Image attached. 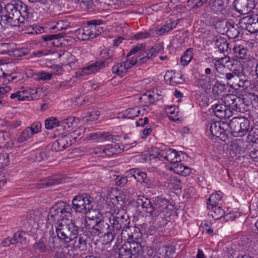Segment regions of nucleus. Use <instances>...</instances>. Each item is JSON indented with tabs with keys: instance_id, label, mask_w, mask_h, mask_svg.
Segmentation results:
<instances>
[{
	"instance_id": "1",
	"label": "nucleus",
	"mask_w": 258,
	"mask_h": 258,
	"mask_svg": "<svg viewBox=\"0 0 258 258\" xmlns=\"http://www.w3.org/2000/svg\"><path fill=\"white\" fill-rule=\"evenodd\" d=\"M71 206L64 202H58L49 210L47 219L48 222L57 221L54 225L55 232L59 241L68 244L77 238L78 233L82 230L74 221L69 220L72 217Z\"/></svg>"
},
{
	"instance_id": "2",
	"label": "nucleus",
	"mask_w": 258,
	"mask_h": 258,
	"mask_svg": "<svg viewBox=\"0 0 258 258\" xmlns=\"http://www.w3.org/2000/svg\"><path fill=\"white\" fill-rule=\"evenodd\" d=\"M156 159L163 161L166 160L171 163H176L178 160L181 161L178 152L172 149H165L161 150L158 148H153L148 156L146 158V160L149 161L151 163Z\"/></svg>"
},
{
	"instance_id": "3",
	"label": "nucleus",
	"mask_w": 258,
	"mask_h": 258,
	"mask_svg": "<svg viewBox=\"0 0 258 258\" xmlns=\"http://www.w3.org/2000/svg\"><path fill=\"white\" fill-rule=\"evenodd\" d=\"M1 12L3 16V22L10 26H19L22 22L20 19L21 13L15 4L8 3L4 9L1 8Z\"/></svg>"
},
{
	"instance_id": "4",
	"label": "nucleus",
	"mask_w": 258,
	"mask_h": 258,
	"mask_svg": "<svg viewBox=\"0 0 258 258\" xmlns=\"http://www.w3.org/2000/svg\"><path fill=\"white\" fill-rule=\"evenodd\" d=\"M219 103H223L230 110L243 112L249 105V102L245 97H238L233 94H227L219 99Z\"/></svg>"
},
{
	"instance_id": "5",
	"label": "nucleus",
	"mask_w": 258,
	"mask_h": 258,
	"mask_svg": "<svg viewBox=\"0 0 258 258\" xmlns=\"http://www.w3.org/2000/svg\"><path fill=\"white\" fill-rule=\"evenodd\" d=\"M93 221V219L89 217H86L85 219L86 228L88 229V232L93 236H101L108 230L109 228H110L109 224L110 220H109L108 218L107 217V212L105 213L102 219L98 221L96 220L95 222V224L91 226V224L88 223V222Z\"/></svg>"
},
{
	"instance_id": "6",
	"label": "nucleus",
	"mask_w": 258,
	"mask_h": 258,
	"mask_svg": "<svg viewBox=\"0 0 258 258\" xmlns=\"http://www.w3.org/2000/svg\"><path fill=\"white\" fill-rule=\"evenodd\" d=\"M107 217L110 220V228L114 229L116 232L120 231L130 223L128 217L125 215L123 210L118 211L117 213L115 211L113 213L107 212Z\"/></svg>"
},
{
	"instance_id": "7",
	"label": "nucleus",
	"mask_w": 258,
	"mask_h": 258,
	"mask_svg": "<svg viewBox=\"0 0 258 258\" xmlns=\"http://www.w3.org/2000/svg\"><path fill=\"white\" fill-rule=\"evenodd\" d=\"M92 198L87 195L76 196L72 201V208L77 212L87 214L90 212L93 207Z\"/></svg>"
},
{
	"instance_id": "8",
	"label": "nucleus",
	"mask_w": 258,
	"mask_h": 258,
	"mask_svg": "<svg viewBox=\"0 0 258 258\" xmlns=\"http://www.w3.org/2000/svg\"><path fill=\"white\" fill-rule=\"evenodd\" d=\"M228 0H209V7L211 11L217 15H221L224 17L232 15L230 7L228 6Z\"/></svg>"
},
{
	"instance_id": "9",
	"label": "nucleus",
	"mask_w": 258,
	"mask_h": 258,
	"mask_svg": "<svg viewBox=\"0 0 258 258\" xmlns=\"http://www.w3.org/2000/svg\"><path fill=\"white\" fill-rule=\"evenodd\" d=\"M233 6L239 13L242 15L247 14L254 9V0H235Z\"/></svg>"
},
{
	"instance_id": "10",
	"label": "nucleus",
	"mask_w": 258,
	"mask_h": 258,
	"mask_svg": "<svg viewBox=\"0 0 258 258\" xmlns=\"http://www.w3.org/2000/svg\"><path fill=\"white\" fill-rule=\"evenodd\" d=\"M94 29L95 28L93 26H91V22L89 21L83 28L76 30L75 35L78 39L82 40L93 39L95 38L94 33H93Z\"/></svg>"
},
{
	"instance_id": "11",
	"label": "nucleus",
	"mask_w": 258,
	"mask_h": 258,
	"mask_svg": "<svg viewBox=\"0 0 258 258\" xmlns=\"http://www.w3.org/2000/svg\"><path fill=\"white\" fill-rule=\"evenodd\" d=\"M211 109L215 115L219 118H229L231 116V110L226 108L223 103H219V99L212 106Z\"/></svg>"
},
{
	"instance_id": "12",
	"label": "nucleus",
	"mask_w": 258,
	"mask_h": 258,
	"mask_svg": "<svg viewBox=\"0 0 258 258\" xmlns=\"http://www.w3.org/2000/svg\"><path fill=\"white\" fill-rule=\"evenodd\" d=\"M248 32L254 34L258 32V14L247 16L243 19Z\"/></svg>"
},
{
	"instance_id": "13",
	"label": "nucleus",
	"mask_w": 258,
	"mask_h": 258,
	"mask_svg": "<svg viewBox=\"0 0 258 258\" xmlns=\"http://www.w3.org/2000/svg\"><path fill=\"white\" fill-rule=\"evenodd\" d=\"M168 206L169 204L167 200L159 197H156L153 201L154 217L164 212L167 209Z\"/></svg>"
},
{
	"instance_id": "14",
	"label": "nucleus",
	"mask_w": 258,
	"mask_h": 258,
	"mask_svg": "<svg viewBox=\"0 0 258 258\" xmlns=\"http://www.w3.org/2000/svg\"><path fill=\"white\" fill-rule=\"evenodd\" d=\"M228 125L224 122L216 121L210 123V131L213 136L219 138L225 134V127Z\"/></svg>"
},
{
	"instance_id": "15",
	"label": "nucleus",
	"mask_w": 258,
	"mask_h": 258,
	"mask_svg": "<svg viewBox=\"0 0 258 258\" xmlns=\"http://www.w3.org/2000/svg\"><path fill=\"white\" fill-rule=\"evenodd\" d=\"M138 206H141L143 211L152 217H154L153 203H152L150 199L144 197L138 198L137 200Z\"/></svg>"
},
{
	"instance_id": "16",
	"label": "nucleus",
	"mask_w": 258,
	"mask_h": 258,
	"mask_svg": "<svg viewBox=\"0 0 258 258\" xmlns=\"http://www.w3.org/2000/svg\"><path fill=\"white\" fill-rule=\"evenodd\" d=\"M161 50H162L161 46H156L151 48L149 50L138 56L139 64L141 65L147 62L148 60L155 56L156 53Z\"/></svg>"
},
{
	"instance_id": "17",
	"label": "nucleus",
	"mask_w": 258,
	"mask_h": 258,
	"mask_svg": "<svg viewBox=\"0 0 258 258\" xmlns=\"http://www.w3.org/2000/svg\"><path fill=\"white\" fill-rule=\"evenodd\" d=\"M169 168L175 173L183 176L189 175L191 172V169L188 167L183 165L179 160L176 163H171Z\"/></svg>"
},
{
	"instance_id": "18",
	"label": "nucleus",
	"mask_w": 258,
	"mask_h": 258,
	"mask_svg": "<svg viewBox=\"0 0 258 258\" xmlns=\"http://www.w3.org/2000/svg\"><path fill=\"white\" fill-rule=\"evenodd\" d=\"M71 145V141L69 142L65 135L60 137L52 144L51 149L55 152H58L64 150Z\"/></svg>"
},
{
	"instance_id": "19",
	"label": "nucleus",
	"mask_w": 258,
	"mask_h": 258,
	"mask_svg": "<svg viewBox=\"0 0 258 258\" xmlns=\"http://www.w3.org/2000/svg\"><path fill=\"white\" fill-rule=\"evenodd\" d=\"M105 67V62L100 61L91 63L81 69V74L88 75L99 71L101 69Z\"/></svg>"
},
{
	"instance_id": "20",
	"label": "nucleus",
	"mask_w": 258,
	"mask_h": 258,
	"mask_svg": "<svg viewBox=\"0 0 258 258\" xmlns=\"http://www.w3.org/2000/svg\"><path fill=\"white\" fill-rule=\"evenodd\" d=\"M215 45L218 48L219 50L224 54L228 55L231 49V44L222 38H217L214 40Z\"/></svg>"
},
{
	"instance_id": "21",
	"label": "nucleus",
	"mask_w": 258,
	"mask_h": 258,
	"mask_svg": "<svg viewBox=\"0 0 258 258\" xmlns=\"http://www.w3.org/2000/svg\"><path fill=\"white\" fill-rule=\"evenodd\" d=\"M62 182L61 179L58 178L57 176L52 177H47L44 179L40 180L37 183L38 188H43L45 186H49Z\"/></svg>"
},
{
	"instance_id": "22",
	"label": "nucleus",
	"mask_w": 258,
	"mask_h": 258,
	"mask_svg": "<svg viewBox=\"0 0 258 258\" xmlns=\"http://www.w3.org/2000/svg\"><path fill=\"white\" fill-rule=\"evenodd\" d=\"M87 138L90 140H100L101 141L105 140L111 141L112 142H114V139L112 135L107 132H96L94 133L90 134Z\"/></svg>"
},
{
	"instance_id": "23",
	"label": "nucleus",
	"mask_w": 258,
	"mask_h": 258,
	"mask_svg": "<svg viewBox=\"0 0 258 258\" xmlns=\"http://www.w3.org/2000/svg\"><path fill=\"white\" fill-rule=\"evenodd\" d=\"M130 67L128 63H126L125 61H123L121 63L115 64L112 67V71L113 74L122 77L126 75Z\"/></svg>"
},
{
	"instance_id": "24",
	"label": "nucleus",
	"mask_w": 258,
	"mask_h": 258,
	"mask_svg": "<svg viewBox=\"0 0 258 258\" xmlns=\"http://www.w3.org/2000/svg\"><path fill=\"white\" fill-rule=\"evenodd\" d=\"M214 22V27L217 31L221 34H224L228 31L229 26L231 23L225 20H221L219 18L216 17Z\"/></svg>"
},
{
	"instance_id": "25",
	"label": "nucleus",
	"mask_w": 258,
	"mask_h": 258,
	"mask_svg": "<svg viewBox=\"0 0 258 258\" xmlns=\"http://www.w3.org/2000/svg\"><path fill=\"white\" fill-rule=\"evenodd\" d=\"M160 253L164 258H175V248L173 245H165L159 248Z\"/></svg>"
},
{
	"instance_id": "26",
	"label": "nucleus",
	"mask_w": 258,
	"mask_h": 258,
	"mask_svg": "<svg viewBox=\"0 0 258 258\" xmlns=\"http://www.w3.org/2000/svg\"><path fill=\"white\" fill-rule=\"evenodd\" d=\"M122 149L119 144L116 143L106 145L102 150V153L108 156L120 153Z\"/></svg>"
},
{
	"instance_id": "27",
	"label": "nucleus",
	"mask_w": 258,
	"mask_h": 258,
	"mask_svg": "<svg viewBox=\"0 0 258 258\" xmlns=\"http://www.w3.org/2000/svg\"><path fill=\"white\" fill-rule=\"evenodd\" d=\"M223 194L219 191L211 195L207 202V208H213L214 206H218L221 202Z\"/></svg>"
},
{
	"instance_id": "28",
	"label": "nucleus",
	"mask_w": 258,
	"mask_h": 258,
	"mask_svg": "<svg viewBox=\"0 0 258 258\" xmlns=\"http://www.w3.org/2000/svg\"><path fill=\"white\" fill-rule=\"evenodd\" d=\"M241 117H233L230 121L228 126L230 127V132L234 137H238V134L240 131Z\"/></svg>"
},
{
	"instance_id": "29",
	"label": "nucleus",
	"mask_w": 258,
	"mask_h": 258,
	"mask_svg": "<svg viewBox=\"0 0 258 258\" xmlns=\"http://www.w3.org/2000/svg\"><path fill=\"white\" fill-rule=\"evenodd\" d=\"M139 230V229H136L135 227H130L127 225L122 229V231L120 233L121 238V239L124 238V240L137 239V237H135L133 231L138 232Z\"/></svg>"
},
{
	"instance_id": "30",
	"label": "nucleus",
	"mask_w": 258,
	"mask_h": 258,
	"mask_svg": "<svg viewBox=\"0 0 258 258\" xmlns=\"http://www.w3.org/2000/svg\"><path fill=\"white\" fill-rule=\"evenodd\" d=\"M234 56L237 58L243 59L247 57L248 50L242 45H238L233 48Z\"/></svg>"
},
{
	"instance_id": "31",
	"label": "nucleus",
	"mask_w": 258,
	"mask_h": 258,
	"mask_svg": "<svg viewBox=\"0 0 258 258\" xmlns=\"http://www.w3.org/2000/svg\"><path fill=\"white\" fill-rule=\"evenodd\" d=\"M84 133V129L82 128H78L74 131L73 132L70 133L69 134L66 135V137L69 142L71 141V145L75 143L78 140L81 139Z\"/></svg>"
},
{
	"instance_id": "32",
	"label": "nucleus",
	"mask_w": 258,
	"mask_h": 258,
	"mask_svg": "<svg viewBox=\"0 0 258 258\" xmlns=\"http://www.w3.org/2000/svg\"><path fill=\"white\" fill-rule=\"evenodd\" d=\"M76 119V117L74 116L61 119L59 120V127H62L63 130H66L73 127L77 124Z\"/></svg>"
},
{
	"instance_id": "33",
	"label": "nucleus",
	"mask_w": 258,
	"mask_h": 258,
	"mask_svg": "<svg viewBox=\"0 0 258 258\" xmlns=\"http://www.w3.org/2000/svg\"><path fill=\"white\" fill-rule=\"evenodd\" d=\"M118 258H134L132 257L129 248V241L125 242L119 248L118 252Z\"/></svg>"
},
{
	"instance_id": "34",
	"label": "nucleus",
	"mask_w": 258,
	"mask_h": 258,
	"mask_svg": "<svg viewBox=\"0 0 258 258\" xmlns=\"http://www.w3.org/2000/svg\"><path fill=\"white\" fill-rule=\"evenodd\" d=\"M87 235L85 233L79 234L77 238L74 239L75 244L76 246L81 250H83L86 248Z\"/></svg>"
},
{
	"instance_id": "35",
	"label": "nucleus",
	"mask_w": 258,
	"mask_h": 258,
	"mask_svg": "<svg viewBox=\"0 0 258 258\" xmlns=\"http://www.w3.org/2000/svg\"><path fill=\"white\" fill-rule=\"evenodd\" d=\"M129 248L132 257H134V258H137L142 251L143 249V247L141 244L135 241H129Z\"/></svg>"
},
{
	"instance_id": "36",
	"label": "nucleus",
	"mask_w": 258,
	"mask_h": 258,
	"mask_svg": "<svg viewBox=\"0 0 258 258\" xmlns=\"http://www.w3.org/2000/svg\"><path fill=\"white\" fill-rule=\"evenodd\" d=\"M240 131L238 134V137H242L248 132L249 128V121L244 117H241Z\"/></svg>"
},
{
	"instance_id": "37",
	"label": "nucleus",
	"mask_w": 258,
	"mask_h": 258,
	"mask_svg": "<svg viewBox=\"0 0 258 258\" xmlns=\"http://www.w3.org/2000/svg\"><path fill=\"white\" fill-rule=\"evenodd\" d=\"M27 234L23 231H18L16 232L13 237V242L15 244L20 243L23 244L26 241V235Z\"/></svg>"
},
{
	"instance_id": "38",
	"label": "nucleus",
	"mask_w": 258,
	"mask_h": 258,
	"mask_svg": "<svg viewBox=\"0 0 258 258\" xmlns=\"http://www.w3.org/2000/svg\"><path fill=\"white\" fill-rule=\"evenodd\" d=\"M178 22L179 20H176L165 25L163 27L158 29L157 33L159 35H162L165 33L169 32L176 27Z\"/></svg>"
},
{
	"instance_id": "39",
	"label": "nucleus",
	"mask_w": 258,
	"mask_h": 258,
	"mask_svg": "<svg viewBox=\"0 0 258 258\" xmlns=\"http://www.w3.org/2000/svg\"><path fill=\"white\" fill-rule=\"evenodd\" d=\"M208 209L210 211V214L212 217L215 220L220 219L225 214L224 210L219 205L214 206L213 208Z\"/></svg>"
},
{
	"instance_id": "40",
	"label": "nucleus",
	"mask_w": 258,
	"mask_h": 258,
	"mask_svg": "<svg viewBox=\"0 0 258 258\" xmlns=\"http://www.w3.org/2000/svg\"><path fill=\"white\" fill-rule=\"evenodd\" d=\"M46 243V240L42 238L34 244L33 247L40 252H46L48 250Z\"/></svg>"
},
{
	"instance_id": "41",
	"label": "nucleus",
	"mask_w": 258,
	"mask_h": 258,
	"mask_svg": "<svg viewBox=\"0 0 258 258\" xmlns=\"http://www.w3.org/2000/svg\"><path fill=\"white\" fill-rule=\"evenodd\" d=\"M45 126L47 130H52L56 126L59 127V120L55 117H49L45 120Z\"/></svg>"
},
{
	"instance_id": "42",
	"label": "nucleus",
	"mask_w": 258,
	"mask_h": 258,
	"mask_svg": "<svg viewBox=\"0 0 258 258\" xmlns=\"http://www.w3.org/2000/svg\"><path fill=\"white\" fill-rule=\"evenodd\" d=\"M139 99L142 101L145 106L153 103L155 101L154 97L151 94L150 92H146L142 94Z\"/></svg>"
},
{
	"instance_id": "43",
	"label": "nucleus",
	"mask_w": 258,
	"mask_h": 258,
	"mask_svg": "<svg viewBox=\"0 0 258 258\" xmlns=\"http://www.w3.org/2000/svg\"><path fill=\"white\" fill-rule=\"evenodd\" d=\"M225 78L227 80L228 85L231 88H233V85L234 82L237 81L238 79L237 73L235 72L226 73Z\"/></svg>"
},
{
	"instance_id": "44",
	"label": "nucleus",
	"mask_w": 258,
	"mask_h": 258,
	"mask_svg": "<svg viewBox=\"0 0 258 258\" xmlns=\"http://www.w3.org/2000/svg\"><path fill=\"white\" fill-rule=\"evenodd\" d=\"M104 234L103 240L106 243L111 242L114 238L115 235L117 234L114 229L109 228Z\"/></svg>"
},
{
	"instance_id": "45",
	"label": "nucleus",
	"mask_w": 258,
	"mask_h": 258,
	"mask_svg": "<svg viewBox=\"0 0 258 258\" xmlns=\"http://www.w3.org/2000/svg\"><path fill=\"white\" fill-rule=\"evenodd\" d=\"M226 89V86L219 81H216V84L213 86L212 91L213 94L219 96L220 94L223 92Z\"/></svg>"
},
{
	"instance_id": "46",
	"label": "nucleus",
	"mask_w": 258,
	"mask_h": 258,
	"mask_svg": "<svg viewBox=\"0 0 258 258\" xmlns=\"http://www.w3.org/2000/svg\"><path fill=\"white\" fill-rule=\"evenodd\" d=\"M192 52L190 49H187L181 57L180 62L183 66L187 65L192 58Z\"/></svg>"
},
{
	"instance_id": "47",
	"label": "nucleus",
	"mask_w": 258,
	"mask_h": 258,
	"mask_svg": "<svg viewBox=\"0 0 258 258\" xmlns=\"http://www.w3.org/2000/svg\"><path fill=\"white\" fill-rule=\"evenodd\" d=\"M247 140L251 143H256L258 140V128L252 127L249 131Z\"/></svg>"
},
{
	"instance_id": "48",
	"label": "nucleus",
	"mask_w": 258,
	"mask_h": 258,
	"mask_svg": "<svg viewBox=\"0 0 258 258\" xmlns=\"http://www.w3.org/2000/svg\"><path fill=\"white\" fill-rule=\"evenodd\" d=\"M91 22V26H93L95 29V30L93 31L94 35H95V37H96L97 35H98L100 34L103 30L102 28L100 26V25L101 24L102 21L100 20H94L90 21Z\"/></svg>"
},
{
	"instance_id": "49",
	"label": "nucleus",
	"mask_w": 258,
	"mask_h": 258,
	"mask_svg": "<svg viewBox=\"0 0 258 258\" xmlns=\"http://www.w3.org/2000/svg\"><path fill=\"white\" fill-rule=\"evenodd\" d=\"M12 44L7 43H0V54H11V52L13 51Z\"/></svg>"
},
{
	"instance_id": "50",
	"label": "nucleus",
	"mask_w": 258,
	"mask_h": 258,
	"mask_svg": "<svg viewBox=\"0 0 258 258\" xmlns=\"http://www.w3.org/2000/svg\"><path fill=\"white\" fill-rule=\"evenodd\" d=\"M227 36L231 39H235L238 37L240 33L234 24L231 23L229 26L228 31L226 32Z\"/></svg>"
},
{
	"instance_id": "51",
	"label": "nucleus",
	"mask_w": 258,
	"mask_h": 258,
	"mask_svg": "<svg viewBox=\"0 0 258 258\" xmlns=\"http://www.w3.org/2000/svg\"><path fill=\"white\" fill-rule=\"evenodd\" d=\"M29 129L26 127L19 136L17 141L19 143H23L32 136Z\"/></svg>"
},
{
	"instance_id": "52",
	"label": "nucleus",
	"mask_w": 258,
	"mask_h": 258,
	"mask_svg": "<svg viewBox=\"0 0 258 258\" xmlns=\"http://www.w3.org/2000/svg\"><path fill=\"white\" fill-rule=\"evenodd\" d=\"M28 129H29L31 133L33 135L34 134H37L40 132L41 128V123L39 122H35L32 123L30 126L27 127Z\"/></svg>"
},
{
	"instance_id": "53",
	"label": "nucleus",
	"mask_w": 258,
	"mask_h": 258,
	"mask_svg": "<svg viewBox=\"0 0 258 258\" xmlns=\"http://www.w3.org/2000/svg\"><path fill=\"white\" fill-rule=\"evenodd\" d=\"M9 162V155L7 153H0V169L8 165Z\"/></svg>"
},
{
	"instance_id": "54",
	"label": "nucleus",
	"mask_w": 258,
	"mask_h": 258,
	"mask_svg": "<svg viewBox=\"0 0 258 258\" xmlns=\"http://www.w3.org/2000/svg\"><path fill=\"white\" fill-rule=\"evenodd\" d=\"M21 15L20 17V19H21L22 22L20 24H23L25 23V21L29 17V15L28 13V9L26 5H21V9L20 10Z\"/></svg>"
},
{
	"instance_id": "55",
	"label": "nucleus",
	"mask_w": 258,
	"mask_h": 258,
	"mask_svg": "<svg viewBox=\"0 0 258 258\" xmlns=\"http://www.w3.org/2000/svg\"><path fill=\"white\" fill-rule=\"evenodd\" d=\"M145 50V46L143 44H139L135 46L127 55V58L136 53L141 52Z\"/></svg>"
},
{
	"instance_id": "56",
	"label": "nucleus",
	"mask_w": 258,
	"mask_h": 258,
	"mask_svg": "<svg viewBox=\"0 0 258 258\" xmlns=\"http://www.w3.org/2000/svg\"><path fill=\"white\" fill-rule=\"evenodd\" d=\"M137 107L128 108L125 111L124 116L127 118H133L137 117Z\"/></svg>"
},
{
	"instance_id": "57",
	"label": "nucleus",
	"mask_w": 258,
	"mask_h": 258,
	"mask_svg": "<svg viewBox=\"0 0 258 258\" xmlns=\"http://www.w3.org/2000/svg\"><path fill=\"white\" fill-rule=\"evenodd\" d=\"M207 0H188V5L192 8H198L202 7Z\"/></svg>"
},
{
	"instance_id": "58",
	"label": "nucleus",
	"mask_w": 258,
	"mask_h": 258,
	"mask_svg": "<svg viewBox=\"0 0 258 258\" xmlns=\"http://www.w3.org/2000/svg\"><path fill=\"white\" fill-rule=\"evenodd\" d=\"M60 34L44 35L41 36L42 39L45 41H50L51 45H55L54 42L51 41L60 38Z\"/></svg>"
},
{
	"instance_id": "59",
	"label": "nucleus",
	"mask_w": 258,
	"mask_h": 258,
	"mask_svg": "<svg viewBox=\"0 0 258 258\" xmlns=\"http://www.w3.org/2000/svg\"><path fill=\"white\" fill-rule=\"evenodd\" d=\"M36 75L38 77L37 79L39 80H50L52 77V74L44 71L38 72Z\"/></svg>"
},
{
	"instance_id": "60",
	"label": "nucleus",
	"mask_w": 258,
	"mask_h": 258,
	"mask_svg": "<svg viewBox=\"0 0 258 258\" xmlns=\"http://www.w3.org/2000/svg\"><path fill=\"white\" fill-rule=\"evenodd\" d=\"M10 98L11 99L17 98L19 101H24L26 100L25 97V94H24V92L22 91H17L15 93H12Z\"/></svg>"
},
{
	"instance_id": "61",
	"label": "nucleus",
	"mask_w": 258,
	"mask_h": 258,
	"mask_svg": "<svg viewBox=\"0 0 258 258\" xmlns=\"http://www.w3.org/2000/svg\"><path fill=\"white\" fill-rule=\"evenodd\" d=\"M114 181L117 185L122 187L127 182L128 180L126 177L118 175Z\"/></svg>"
},
{
	"instance_id": "62",
	"label": "nucleus",
	"mask_w": 258,
	"mask_h": 258,
	"mask_svg": "<svg viewBox=\"0 0 258 258\" xmlns=\"http://www.w3.org/2000/svg\"><path fill=\"white\" fill-rule=\"evenodd\" d=\"M180 183L181 181L179 179H177V178L175 177H171L169 184L171 187L177 190L181 188Z\"/></svg>"
},
{
	"instance_id": "63",
	"label": "nucleus",
	"mask_w": 258,
	"mask_h": 258,
	"mask_svg": "<svg viewBox=\"0 0 258 258\" xmlns=\"http://www.w3.org/2000/svg\"><path fill=\"white\" fill-rule=\"evenodd\" d=\"M174 76L169 77L168 79L170 80V84H173L174 83L181 84L183 81V79L182 76H177L175 73L174 74Z\"/></svg>"
},
{
	"instance_id": "64",
	"label": "nucleus",
	"mask_w": 258,
	"mask_h": 258,
	"mask_svg": "<svg viewBox=\"0 0 258 258\" xmlns=\"http://www.w3.org/2000/svg\"><path fill=\"white\" fill-rule=\"evenodd\" d=\"M101 55L104 60L112 59V51L110 50L104 49L101 51Z\"/></svg>"
}]
</instances>
